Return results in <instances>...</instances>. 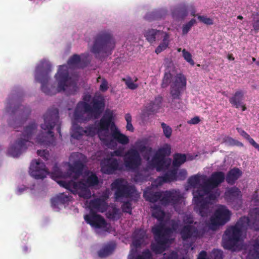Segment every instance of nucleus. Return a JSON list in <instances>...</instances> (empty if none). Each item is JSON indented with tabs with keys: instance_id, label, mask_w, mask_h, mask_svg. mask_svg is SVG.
I'll return each instance as SVG.
<instances>
[{
	"instance_id": "obj_1",
	"label": "nucleus",
	"mask_w": 259,
	"mask_h": 259,
	"mask_svg": "<svg viewBox=\"0 0 259 259\" xmlns=\"http://www.w3.org/2000/svg\"><path fill=\"white\" fill-rule=\"evenodd\" d=\"M52 71L51 63L46 60L41 61L35 69V79L37 82L41 84V90L46 95L52 96L62 91L67 90L68 87L74 88L76 83L71 77L69 76L68 67L64 65L60 66L57 74L55 75L56 80L58 81V87L52 85L50 88L48 83L50 79L49 74Z\"/></svg>"
},
{
	"instance_id": "obj_2",
	"label": "nucleus",
	"mask_w": 259,
	"mask_h": 259,
	"mask_svg": "<svg viewBox=\"0 0 259 259\" xmlns=\"http://www.w3.org/2000/svg\"><path fill=\"white\" fill-rule=\"evenodd\" d=\"M250 218L241 217L234 226L228 227L222 238L225 249H232L239 241L243 232L248 228L259 230V208H254L249 213Z\"/></svg>"
},
{
	"instance_id": "obj_3",
	"label": "nucleus",
	"mask_w": 259,
	"mask_h": 259,
	"mask_svg": "<svg viewBox=\"0 0 259 259\" xmlns=\"http://www.w3.org/2000/svg\"><path fill=\"white\" fill-rule=\"evenodd\" d=\"M91 98V95L85 94L83 97V101L77 103L73 114L74 120L88 121L92 118L97 119L101 115L105 108L104 99L99 97L94 98L89 104Z\"/></svg>"
},
{
	"instance_id": "obj_4",
	"label": "nucleus",
	"mask_w": 259,
	"mask_h": 259,
	"mask_svg": "<svg viewBox=\"0 0 259 259\" xmlns=\"http://www.w3.org/2000/svg\"><path fill=\"white\" fill-rule=\"evenodd\" d=\"M44 123L41 124V128L46 131L45 134L38 135L36 137V142L40 144H45L49 142L48 136L51 138L54 137L52 131L56 126L57 133L61 135V122L59 120V111L57 108L49 109L44 115Z\"/></svg>"
},
{
	"instance_id": "obj_5",
	"label": "nucleus",
	"mask_w": 259,
	"mask_h": 259,
	"mask_svg": "<svg viewBox=\"0 0 259 259\" xmlns=\"http://www.w3.org/2000/svg\"><path fill=\"white\" fill-rule=\"evenodd\" d=\"M143 196L146 201L154 203L159 200L161 204L164 206L171 204L174 207L181 202L183 197L180 191L176 189L154 192L149 189L144 191Z\"/></svg>"
},
{
	"instance_id": "obj_6",
	"label": "nucleus",
	"mask_w": 259,
	"mask_h": 259,
	"mask_svg": "<svg viewBox=\"0 0 259 259\" xmlns=\"http://www.w3.org/2000/svg\"><path fill=\"white\" fill-rule=\"evenodd\" d=\"M37 131V124L33 121L26 126L20 137L8 149V153L13 157L19 156L32 144L30 140L33 139Z\"/></svg>"
},
{
	"instance_id": "obj_7",
	"label": "nucleus",
	"mask_w": 259,
	"mask_h": 259,
	"mask_svg": "<svg viewBox=\"0 0 259 259\" xmlns=\"http://www.w3.org/2000/svg\"><path fill=\"white\" fill-rule=\"evenodd\" d=\"M7 112L13 118L16 116L15 120H10V126L17 129L23 124L27 117L30 113V109L28 107H25L16 103V101L9 99L6 106Z\"/></svg>"
},
{
	"instance_id": "obj_8",
	"label": "nucleus",
	"mask_w": 259,
	"mask_h": 259,
	"mask_svg": "<svg viewBox=\"0 0 259 259\" xmlns=\"http://www.w3.org/2000/svg\"><path fill=\"white\" fill-rule=\"evenodd\" d=\"M112 35L106 32H101L96 36L91 51L96 56L99 54L111 55L115 48Z\"/></svg>"
},
{
	"instance_id": "obj_9",
	"label": "nucleus",
	"mask_w": 259,
	"mask_h": 259,
	"mask_svg": "<svg viewBox=\"0 0 259 259\" xmlns=\"http://www.w3.org/2000/svg\"><path fill=\"white\" fill-rule=\"evenodd\" d=\"M152 231L156 243L151 244V249L155 254H160L165 250V246L168 243L171 233V229L158 225L153 227Z\"/></svg>"
},
{
	"instance_id": "obj_10",
	"label": "nucleus",
	"mask_w": 259,
	"mask_h": 259,
	"mask_svg": "<svg viewBox=\"0 0 259 259\" xmlns=\"http://www.w3.org/2000/svg\"><path fill=\"white\" fill-rule=\"evenodd\" d=\"M171 153V146L168 144H165L159 148L153 155L151 162L156 167L157 171L165 170L169 167L171 160L169 158H166Z\"/></svg>"
},
{
	"instance_id": "obj_11",
	"label": "nucleus",
	"mask_w": 259,
	"mask_h": 259,
	"mask_svg": "<svg viewBox=\"0 0 259 259\" xmlns=\"http://www.w3.org/2000/svg\"><path fill=\"white\" fill-rule=\"evenodd\" d=\"M112 189H115V198L118 199L120 198H132L136 192L135 187L129 185L127 182L124 183L122 179H116L112 184Z\"/></svg>"
},
{
	"instance_id": "obj_12",
	"label": "nucleus",
	"mask_w": 259,
	"mask_h": 259,
	"mask_svg": "<svg viewBox=\"0 0 259 259\" xmlns=\"http://www.w3.org/2000/svg\"><path fill=\"white\" fill-rule=\"evenodd\" d=\"M58 183L61 186L70 190L73 193L78 191V195L80 197L88 199L91 196V192L89 187L84 184L83 181L77 182L72 180L68 182L59 181Z\"/></svg>"
},
{
	"instance_id": "obj_13",
	"label": "nucleus",
	"mask_w": 259,
	"mask_h": 259,
	"mask_svg": "<svg viewBox=\"0 0 259 259\" xmlns=\"http://www.w3.org/2000/svg\"><path fill=\"white\" fill-rule=\"evenodd\" d=\"M112 120L113 116L111 114H105L97 124L98 127L99 138L103 142H108L107 137L109 127H111L112 132L116 128Z\"/></svg>"
},
{
	"instance_id": "obj_14",
	"label": "nucleus",
	"mask_w": 259,
	"mask_h": 259,
	"mask_svg": "<svg viewBox=\"0 0 259 259\" xmlns=\"http://www.w3.org/2000/svg\"><path fill=\"white\" fill-rule=\"evenodd\" d=\"M231 212L224 205H220L215 210L214 217L210 218V228L216 229L220 226L227 223L230 220Z\"/></svg>"
},
{
	"instance_id": "obj_15",
	"label": "nucleus",
	"mask_w": 259,
	"mask_h": 259,
	"mask_svg": "<svg viewBox=\"0 0 259 259\" xmlns=\"http://www.w3.org/2000/svg\"><path fill=\"white\" fill-rule=\"evenodd\" d=\"M123 161L127 169L135 171L141 165L142 159L140 153L136 149L131 148L123 155Z\"/></svg>"
},
{
	"instance_id": "obj_16",
	"label": "nucleus",
	"mask_w": 259,
	"mask_h": 259,
	"mask_svg": "<svg viewBox=\"0 0 259 259\" xmlns=\"http://www.w3.org/2000/svg\"><path fill=\"white\" fill-rule=\"evenodd\" d=\"M84 219L91 227L96 229H102L105 232H109L110 229L105 219L94 210H90L89 214L84 216Z\"/></svg>"
},
{
	"instance_id": "obj_17",
	"label": "nucleus",
	"mask_w": 259,
	"mask_h": 259,
	"mask_svg": "<svg viewBox=\"0 0 259 259\" xmlns=\"http://www.w3.org/2000/svg\"><path fill=\"white\" fill-rule=\"evenodd\" d=\"M242 193L236 187L229 188L225 193V197L228 204L236 209H239L242 205Z\"/></svg>"
},
{
	"instance_id": "obj_18",
	"label": "nucleus",
	"mask_w": 259,
	"mask_h": 259,
	"mask_svg": "<svg viewBox=\"0 0 259 259\" xmlns=\"http://www.w3.org/2000/svg\"><path fill=\"white\" fill-rule=\"evenodd\" d=\"M186 78L181 74H177L170 85V94L172 99H180L181 92L186 89Z\"/></svg>"
},
{
	"instance_id": "obj_19",
	"label": "nucleus",
	"mask_w": 259,
	"mask_h": 259,
	"mask_svg": "<svg viewBox=\"0 0 259 259\" xmlns=\"http://www.w3.org/2000/svg\"><path fill=\"white\" fill-rule=\"evenodd\" d=\"M29 173L35 179H43L49 173L46 165L39 159L33 160L29 167Z\"/></svg>"
},
{
	"instance_id": "obj_20",
	"label": "nucleus",
	"mask_w": 259,
	"mask_h": 259,
	"mask_svg": "<svg viewBox=\"0 0 259 259\" xmlns=\"http://www.w3.org/2000/svg\"><path fill=\"white\" fill-rule=\"evenodd\" d=\"M100 166L103 174L111 175L119 169V162L115 158H105L101 161Z\"/></svg>"
},
{
	"instance_id": "obj_21",
	"label": "nucleus",
	"mask_w": 259,
	"mask_h": 259,
	"mask_svg": "<svg viewBox=\"0 0 259 259\" xmlns=\"http://www.w3.org/2000/svg\"><path fill=\"white\" fill-rule=\"evenodd\" d=\"M212 189L209 185L204 181L202 184L197 187L196 190H193V201L194 203L197 202H200L202 201L205 200L204 196L208 194Z\"/></svg>"
},
{
	"instance_id": "obj_22",
	"label": "nucleus",
	"mask_w": 259,
	"mask_h": 259,
	"mask_svg": "<svg viewBox=\"0 0 259 259\" xmlns=\"http://www.w3.org/2000/svg\"><path fill=\"white\" fill-rule=\"evenodd\" d=\"M188 223L189 224L184 226L180 232L181 238L184 241L192 238H196L199 234L197 228L191 225L193 221L190 220Z\"/></svg>"
},
{
	"instance_id": "obj_23",
	"label": "nucleus",
	"mask_w": 259,
	"mask_h": 259,
	"mask_svg": "<svg viewBox=\"0 0 259 259\" xmlns=\"http://www.w3.org/2000/svg\"><path fill=\"white\" fill-rule=\"evenodd\" d=\"M225 180V175L223 171H214L205 181L212 190L219 187Z\"/></svg>"
},
{
	"instance_id": "obj_24",
	"label": "nucleus",
	"mask_w": 259,
	"mask_h": 259,
	"mask_svg": "<svg viewBox=\"0 0 259 259\" xmlns=\"http://www.w3.org/2000/svg\"><path fill=\"white\" fill-rule=\"evenodd\" d=\"M165 32L154 29H148L145 30L144 33V35L146 39L150 43L152 44L156 41V40H159L161 38Z\"/></svg>"
},
{
	"instance_id": "obj_25",
	"label": "nucleus",
	"mask_w": 259,
	"mask_h": 259,
	"mask_svg": "<svg viewBox=\"0 0 259 259\" xmlns=\"http://www.w3.org/2000/svg\"><path fill=\"white\" fill-rule=\"evenodd\" d=\"M195 204L196 205L195 210L201 217H207L211 213L209 204L206 200L202 201L200 202L195 203Z\"/></svg>"
},
{
	"instance_id": "obj_26",
	"label": "nucleus",
	"mask_w": 259,
	"mask_h": 259,
	"mask_svg": "<svg viewBox=\"0 0 259 259\" xmlns=\"http://www.w3.org/2000/svg\"><path fill=\"white\" fill-rule=\"evenodd\" d=\"M242 172L237 167H234L229 170L225 177L226 182L230 185H234L236 181L242 176Z\"/></svg>"
},
{
	"instance_id": "obj_27",
	"label": "nucleus",
	"mask_w": 259,
	"mask_h": 259,
	"mask_svg": "<svg viewBox=\"0 0 259 259\" xmlns=\"http://www.w3.org/2000/svg\"><path fill=\"white\" fill-rule=\"evenodd\" d=\"M111 136L113 139L110 140H108V142H106L105 143L110 144L113 142V140H115L118 143L122 145H126L129 143L130 140L128 137L121 134L117 128H115V129L112 131Z\"/></svg>"
},
{
	"instance_id": "obj_28",
	"label": "nucleus",
	"mask_w": 259,
	"mask_h": 259,
	"mask_svg": "<svg viewBox=\"0 0 259 259\" xmlns=\"http://www.w3.org/2000/svg\"><path fill=\"white\" fill-rule=\"evenodd\" d=\"M248 255L249 258L259 259V239L251 241L248 246Z\"/></svg>"
},
{
	"instance_id": "obj_29",
	"label": "nucleus",
	"mask_w": 259,
	"mask_h": 259,
	"mask_svg": "<svg viewBox=\"0 0 259 259\" xmlns=\"http://www.w3.org/2000/svg\"><path fill=\"white\" fill-rule=\"evenodd\" d=\"M146 233L141 229L135 230L133 234V245L136 248L140 247L144 241Z\"/></svg>"
},
{
	"instance_id": "obj_30",
	"label": "nucleus",
	"mask_w": 259,
	"mask_h": 259,
	"mask_svg": "<svg viewBox=\"0 0 259 259\" xmlns=\"http://www.w3.org/2000/svg\"><path fill=\"white\" fill-rule=\"evenodd\" d=\"M71 196L64 193H60L51 199V204L54 207H58L60 205L68 204L70 201Z\"/></svg>"
},
{
	"instance_id": "obj_31",
	"label": "nucleus",
	"mask_w": 259,
	"mask_h": 259,
	"mask_svg": "<svg viewBox=\"0 0 259 259\" xmlns=\"http://www.w3.org/2000/svg\"><path fill=\"white\" fill-rule=\"evenodd\" d=\"M244 100V93L241 90L237 91L234 95L229 98V101L232 106L236 108H239Z\"/></svg>"
},
{
	"instance_id": "obj_32",
	"label": "nucleus",
	"mask_w": 259,
	"mask_h": 259,
	"mask_svg": "<svg viewBox=\"0 0 259 259\" xmlns=\"http://www.w3.org/2000/svg\"><path fill=\"white\" fill-rule=\"evenodd\" d=\"M91 210L96 209L101 212H103L107 209V205L105 201L100 198H97L91 200L90 202Z\"/></svg>"
},
{
	"instance_id": "obj_33",
	"label": "nucleus",
	"mask_w": 259,
	"mask_h": 259,
	"mask_svg": "<svg viewBox=\"0 0 259 259\" xmlns=\"http://www.w3.org/2000/svg\"><path fill=\"white\" fill-rule=\"evenodd\" d=\"M178 169L174 168L168 170L163 176L159 178L160 181L162 183H169L177 180Z\"/></svg>"
},
{
	"instance_id": "obj_34",
	"label": "nucleus",
	"mask_w": 259,
	"mask_h": 259,
	"mask_svg": "<svg viewBox=\"0 0 259 259\" xmlns=\"http://www.w3.org/2000/svg\"><path fill=\"white\" fill-rule=\"evenodd\" d=\"M83 164L80 161H75L72 165H69V170L74 174L73 177L75 179H78L82 174Z\"/></svg>"
},
{
	"instance_id": "obj_35",
	"label": "nucleus",
	"mask_w": 259,
	"mask_h": 259,
	"mask_svg": "<svg viewBox=\"0 0 259 259\" xmlns=\"http://www.w3.org/2000/svg\"><path fill=\"white\" fill-rule=\"evenodd\" d=\"M162 97L160 96L156 97L154 100L150 102L146 106L148 111L150 112H157L161 108Z\"/></svg>"
},
{
	"instance_id": "obj_36",
	"label": "nucleus",
	"mask_w": 259,
	"mask_h": 259,
	"mask_svg": "<svg viewBox=\"0 0 259 259\" xmlns=\"http://www.w3.org/2000/svg\"><path fill=\"white\" fill-rule=\"evenodd\" d=\"M116 247L115 243L108 244L98 251V255L101 258L105 257L110 255L114 250Z\"/></svg>"
},
{
	"instance_id": "obj_37",
	"label": "nucleus",
	"mask_w": 259,
	"mask_h": 259,
	"mask_svg": "<svg viewBox=\"0 0 259 259\" xmlns=\"http://www.w3.org/2000/svg\"><path fill=\"white\" fill-rule=\"evenodd\" d=\"M162 42L155 49V52L158 54L161 52L166 50L168 47L169 44V35L168 33L164 32L163 36Z\"/></svg>"
},
{
	"instance_id": "obj_38",
	"label": "nucleus",
	"mask_w": 259,
	"mask_h": 259,
	"mask_svg": "<svg viewBox=\"0 0 259 259\" xmlns=\"http://www.w3.org/2000/svg\"><path fill=\"white\" fill-rule=\"evenodd\" d=\"M186 161V155L179 153H175L173 156L172 165L177 168Z\"/></svg>"
},
{
	"instance_id": "obj_39",
	"label": "nucleus",
	"mask_w": 259,
	"mask_h": 259,
	"mask_svg": "<svg viewBox=\"0 0 259 259\" xmlns=\"http://www.w3.org/2000/svg\"><path fill=\"white\" fill-rule=\"evenodd\" d=\"M236 130L242 137L247 140L252 146L259 151V145L246 132L239 127H237Z\"/></svg>"
},
{
	"instance_id": "obj_40",
	"label": "nucleus",
	"mask_w": 259,
	"mask_h": 259,
	"mask_svg": "<svg viewBox=\"0 0 259 259\" xmlns=\"http://www.w3.org/2000/svg\"><path fill=\"white\" fill-rule=\"evenodd\" d=\"M84 134H85V129L77 124L73 123L72 137L76 139H79Z\"/></svg>"
},
{
	"instance_id": "obj_41",
	"label": "nucleus",
	"mask_w": 259,
	"mask_h": 259,
	"mask_svg": "<svg viewBox=\"0 0 259 259\" xmlns=\"http://www.w3.org/2000/svg\"><path fill=\"white\" fill-rule=\"evenodd\" d=\"M83 182H84V184L87 185L89 187L97 186L99 183L98 177L93 172H92L91 174Z\"/></svg>"
},
{
	"instance_id": "obj_42",
	"label": "nucleus",
	"mask_w": 259,
	"mask_h": 259,
	"mask_svg": "<svg viewBox=\"0 0 259 259\" xmlns=\"http://www.w3.org/2000/svg\"><path fill=\"white\" fill-rule=\"evenodd\" d=\"M152 216L158 221H162L165 216L164 212L158 205H154L153 207Z\"/></svg>"
},
{
	"instance_id": "obj_43",
	"label": "nucleus",
	"mask_w": 259,
	"mask_h": 259,
	"mask_svg": "<svg viewBox=\"0 0 259 259\" xmlns=\"http://www.w3.org/2000/svg\"><path fill=\"white\" fill-rule=\"evenodd\" d=\"M98 133L97 125L91 124L85 128V134L87 136L93 137Z\"/></svg>"
},
{
	"instance_id": "obj_44",
	"label": "nucleus",
	"mask_w": 259,
	"mask_h": 259,
	"mask_svg": "<svg viewBox=\"0 0 259 259\" xmlns=\"http://www.w3.org/2000/svg\"><path fill=\"white\" fill-rule=\"evenodd\" d=\"M172 75L170 72H165L161 84L162 88L167 87L171 81Z\"/></svg>"
},
{
	"instance_id": "obj_45",
	"label": "nucleus",
	"mask_w": 259,
	"mask_h": 259,
	"mask_svg": "<svg viewBox=\"0 0 259 259\" xmlns=\"http://www.w3.org/2000/svg\"><path fill=\"white\" fill-rule=\"evenodd\" d=\"M172 14L174 17H181L187 15V12L184 8L177 7L174 9Z\"/></svg>"
},
{
	"instance_id": "obj_46",
	"label": "nucleus",
	"mask_w": 259,
	"mask_h": 259,
	"mask_svg": "<svg viewBox=\"0 0 259 259\" xmlns=\"http://www.w3.org/2000/svg\"><path fill=\"white\" fill-rule=\"evenodd\" d=\"M200 176L198 175L192 176L189 178L188 183L191 186L195 188L200 183Z\"/></svg>"
},
{
	"instance_id": "obj_47",
	"label": "nucleus",
	"mask_w": 259,
	"mask_h": 259,
	"mask_svg": "<svg viewBox=\"0 0 259 259\" xmlns=\"http://www.w3.org/2000/svg\"><path fill=\"white\" fill-rule=\"evenodd\" d=\"M146 145L147 143L145 141L138 140L135 143V146L136 148V150H137L139 153L140 152L141 153L142 152L145 151V150H146V148L148 147Z\"/></svg>"
},
{
	"instance_id": "obj_48",
	"label": "nucleus",
	"mask_w": 259,
	"mask_h": 259,
	"mask_svg": "<svg viewBox=\"0 0 259 259\" xmlns=\"http://www.w3.org/2000/svg\"><path fill=\"white\" fill-rule=\"evenodd\" d=\"M161 126L164 136L167 138H169L171 136L172 128L164 122H161Z\"/></svg>"
},
{
	"instance_id": "obj_49",
	"label": "nucleus",
	"mask_w": 259,
	"mask_h": 259,
	"mask_svg": "<svg viewBox=\"0 0 259 259\" xmlns=\"http://www.w3.org/2000/svg\"><path fill=\"white\" fill-rule=\"evenodd\" d=\"M196 23V20L195 19H192L190 21H189L186 24H184L182 28V33L183 34L185 35L188 33V32L191 29V27L193 25Z\"/></svg>"
},
{
	"instance_id": "obj_50",
	"label": "nucleus",
	"mask_w": 259,
	"mask_h": 259,
	"mask_svg": "<svg viewBox=\"0 0 259 259\" xmlns=\"http://www.w3.org/2000/svg\"><path fill=\"white\" fill-rule=\"evenodd\" d=\"M122 80L125 82L127 87L131 90H135L138 87L137 84L133 82V80L130 77H127L126 78H123Z\"/></svg>"
},
{
	"instance_id": "obj_51",
	"label": "nucleus",
	"mask_w": 259,
	"mask_h": 259,
	"mask_svg": "<svg viewBox=\"0 0 259 259\" xmlns=\"http://www.w3.org/2000/svg\"><path fill=\"white\" fill-rule=\"evenodd\" d=\"M183 57L184 59L190 63V65L193 66L195 64L194 61L192 58V55L190 52L187 51L186 49H184L182 50Z\"/></svg>"
},
{
	"instance_id": "obj_52",
	"label": "nucleus",
	"mask_w": 259,
	"mask_h": 259,
	"mask_svg": "<svg viewBox=\"0 0 259 259\" xmlns=\"http://www.w3.org/2000/svg\"><path fill=\"white\" fill-rule=\"evenodd\" d=\"M252 25L255 31H259V13H256L252 15Z\"/></svg>"
},
{
	"instance_id": "obj_53",
	"label": "nucleus",
	"mask_w": 259,
	"mask_h": 259,
	"mask_svg": "<svg viewBox=\"0 0 259 259\" xmlns=\"http://www.w3.org/2000/svg\"><path fill=\"white\" fill-rule=\"evenodd\" d=\"M80 62V57L77 54L72 55L68 60L67 64L70 66L78 64Z\"/></svg>"
},
{
	"instance_id": "obj_54",
	"label": "nucleus",
	"mask_w": 259,
	"mask_h": 259,
	"mask_svg": "<svg viewBox=\"0 0 259 259\" xmlns=\"http://www.w3.org/2000/svg\"><path fill=\"white\" fill-rule=\"evenodd\" d=\"M224 142L227 144H228L230 146H243V144L233 138L227 137L224 139Z\"/></svg>"
},
{
	"instance_id": "obj_55",
	"label": "nucleus",
	"mask_w": 259,
	"mask_h": 259,
	"mask_svg": "<svg viewBox=\"0 0 259 259\" xmlns=\"http://www.w3.org/2000/svg\"><path fill=\"white\" fill-rule=\"evenodd\" d=\"M121 209L123 212L128 213L130 214L132 213V204L129 201L123 202L121 205Z\"/></svg>"
},
{
	"instance_id": "obj_56",
	"label": "nucleus",
	"mask_w": 259,
	"mask_h": 259,
	"mask_svg": "<svg viewBox=\"0 0 259 259\" xmlns=\"http://www.w3.org/2000/svg\"><path fill=\"white\" fill-rule=\"evenodd\" d=\"M153 149L151 147L148 146L145 151L142 152L144 158L147 160H149L152 155Z\"/></svg>"
},
{
	"instance_id": "obj_57",
	"label": "nucleus",
	"mask_w": 259,
	"mask_h": 259,
	"mask_svg": "<svg viewBox=\"0 0 259 259\" xmlns=\"http://www.w3.org/2000/svg\"><path fill=\"white\" fill-rule=\"evenodd\" d=\"M198 19L202 23L206 25H212L213 23V20L208 17L205 16H198Z\"/></svg>"
},
{
	"instance_id": "obj_58",
	"label": "nucleus",
	"mask_w": 259,
	"mask_h": 259,
	"mask_svg": "<svg viewBox=\"0 0 259 259\" xmlns=\"http://www.w3.org/2000/svg\"><path fill=\"white\" fill-rule=\"evenodd\" d=\"M161 259H179V255L176 251H172L167 255L164 253ZM183 259L185 258L183 257Z\"/></svg>"
},
{
	"instance_id": "obj_59",
	"label": "nucleus",
	"mask_w": 259,
	"mask_h": 259,
	"mask_svg": "<svg viewBox=\"0 0 259 259\" xmlns=\"http://www.w3.org/2000/svg\"><path fill=\"white\" fill-rule=\"evenodd\" d=\"M37 154L38 156L42 157L44 160H47L48 159L49 152L47 150H38Z\"/></svg>"
},
{
	"instance_id": "obj_60",
	"label": "nucleus",
	"mask_w": 259,
	"mask_h": 259,
	"mask_svg": "<svg viewBox=\"0 0 259 259\" xmlns=\"http://www.w3.org/2000/svg\"><path fill=\"white\" fill-rule=\"evenodd\" d=\"M124 149L123 148H118L114 151L112 152L111 153V156H119L121 157L123 156L124 154Z\"/></svg>"
},
{
	"instance_id": "obj_61",
	"label": "nucleus",
	"mask_w": 259,
	"mask_h": 259,
	"mask_svg": "<svg viewBox=\"0 0 259 259\" xmlns=\"http://www.w3.org/2000/svg\"><path fill=\"white\" fill-rule=\"evenodd\" d=\"M108 89V82L105 78H103L102 79V83L101 84V85L100 86V90L101 92H104L107 91Z\"/></svg>"
},
{
	"instance_id": "obj_62",
	"label": "nucleus",
	"mask_w": 259,
	"mask_h": 259,
	"mask_svg": "<svg viewBox=\"0 0 259 259\" xmlns=\"http://www.w3.org/2000/svg\"><path fill=\"white\" fill-rule=\"evenodd\" d=\"M52 176H56L59 177L61 176V172L60 168L58 167L57 164H56L53 168Z\"/></svg>"
},
{
	"instance_id": "obj_63",
	"label": "nucleus",
	"mask_w": 259,
	"mask_h": 259,
	"mask_svg": "<svg viewBox=\"0 0 259 259\" xmlns=\"http://www.w3.org/2000/svg\"><path fill=\"white\" fill-rule=\"evenodd\" d=\"M187 171L185 169L181 170L178 174H177V178H179V179L180 180H184L185 179L187 176Z\"/></svg>"
},
{
	"instance_id": "obj_64",
	"label": "nucleus",
	"mask_w": 259,
	"mask_h": 259,
	"mask_svg": "<svg viewBox=\"0 0 259 259\" xmlns=\"http://www.w3.org/2000/svg\"><path fill=\"white\" fill-rule=\"evenodd\" d=\"M141 255L145 259H151L152 258V254L148 249L144 250Z\"/></svg>"
}]
</instances>
